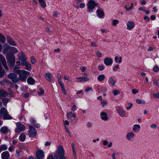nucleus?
Wrapping results in <instances>:
<instances>
[{"mask_svg":"<svg viewBox=\"0 0 159 159\" xmlns=\"http://www.w3.org/2000/svg\"><path fill=\"white\" fill-rule=\"evenodd\" d=\"M6 57L8 62L9 63L10 66H13L15 64L16 59L14 55L11 53H7Z\"/></svg>","mask_w":159,"mask_h":159,"instance_id":"1","label":"nucleus"},{"mask_svg":"<svg viewBox=\"0 0 159 159\" xmlns=\"http://www.w3.org/2000/svg\"><path fill=\"white\" fill-rule=\"evenodd\" d=\"M0 115L3 116V118L4 119L9 120L12 119V117L8 115L7 111L4 107L0 110Z\"/></svg>","mask_w":159,"mask_h":159,"instance_id":"2","label":"nucleus"},{"mask_svg":"<svg viewBox=\"0 0 159 159\" xmlns=\"http://www.w3.org/2000/svg\"><path fill=\"white\" fill-rule=\"evenodd\" d=\"M20 75L19 76V80H21L23 81H25L27 79L26 75H28L29 72L25 70H22L21 72L19 73Z\"/></svg>","mask_w":159,"mask_h":159,"instance_id":"3","label":"nucleus"},{"mask_svg":"<svg viewBox=\"0 0 159 159\" xmlns=\"http://www.w3.org/2000/svg\"><path fill=\"white\" fill-rule=\"evenodd\" d=\"M18 59L21 61V65L22 66H25L28 62L27 60V58L26 57L25 55L22 52H21V55L18 56Z\"/></svg>","mask_w":159,"mask_h":159,"instance_id":"4","label":"nucleus"},{"mask_svg":"<svg viewBox=\"0 0 159 159\" xmlns=\"http://www.w3.org/2000/svg\"><path fill=\"white\" fill-rule=\"evenodd\" d=\"M8 77L12 80V82L14 83H17L19 81V79L17 75L14 73H11L8 75Z\"/></svg>","mask_w":159,"mask_h":159,"instance_id":"5","label":"nucleus"},{"mask_svg":"<svg viewBox=\"0 0 159 159\" xmlns=\"http://www.w3.org/2000/svg\"><path fill=\"white\" fill-rule=\"evenodd\" d=\"M0 61L5 69L6 70H8L9 68L7 65L6 59L2 54H0Z\"/></svg>","mask_w":159,"mask_h":159,"instance_id":"6","label":"nucleus"},{"mask_svg":"<svg viewBox=\"0 0 159 159\" xmlns=\"http://www.w3.org/2000/svg\"><path fill=\"white\" fill-rule=\"evenodd\" d=\"M28 133L30 137H35L37 134V132L35 129L31 125H29Z\"/></svg>","mask_w":159,"mask_h":159,"instance_id":"7","label":"nucleus"},{"mask_svg":"<svg viewBox=\"0 0 159 159\" xmlns=\"http://www.w3.org/2000/svg\"><path fill=\"white\" fill-rule=\"evenodd\" d=\"M17 128L16 130V132L20 133V131H24L25 129V126L20 122L16 124Z\"/></svg>","mask_w":159,"mask_h":159,"instance_id":"8","label":"nucleus"},{"mask_svg":"<svg viewBox=\"0 0 159 159\" xmlns=\"http://www.w3.org/2000/svg\"><path fill=\"white\" fill-rule=\"evenodd\" d=\"M57 155L58 157L63 156L65 155V151L63 147L59 145L57 148Z\"/></svg>","mask_w":159,"mask_h":159,"instance_id":"9","label":"nucleus"},{"mask_svg":"<svg viewBox=\"0 0 159 159\" xmlns=\"http://www.w3.org/2000/svg\"><path fill=\"white\" fill-rule=\"evenodd\" d=\"M97 4L94 1L90 0L87 4L88 9L91 10L93 9Z\"/></svg>","mask_w":159,"mask_h":159,"instance_id":"10","label":"nucleus"},{"mask_svg":"<svg viewBox=\"0 0 159 159\" xmlns=\"http://www.w3.org/2000/svg\"><path fill=\"white\" fill-rule=\"evenodd\" d=\"M36 155L37 158L39 159H42L43 158L44 154L43 151L41 150H38L36 151Z\"/></svg>","mask_w":159,"mask_h":159,"instance_id":"11","label":"nucleus"},{"mask_svg":"<svg viewBox=\"0 0 159 159\" xmlns=\"http://www.w3.org/2000/svg\"><path fill=\"white\" fill-rule=\"evenodd\" d=\"M7 40L8 43L10 45L15 46L16 44L14 42L11 37L9 36H7Z\"/></svg>","mask_w":159,"mask_h":159,"instance_id":"12","label":"nucleus"},{"mask_svg":"<svg viewBox=\"0 0 159 159\" xmlns=\"http://www.w3.org/2000/svg\"><path fill=\"white\" fill-rule=\"evenodd\" d=\"M3 44V53L5 54L7 52L9 49L11 47L7 43H4Z\"/></svg>","mask_w":159,"mask_h":159,"instance_id":"13","label":"nucleus"},{"mask_svg":"<svg viewBox=\"0 0 159 159\" xmlns=\"http://www.w3.org/2000/svg\"><path fill=\"white\" fill-rule=\"evenodd\" d=\"M112 59L109 57L106 58L104 60V63L106 65H110L112 63Z\"/></svg>","mask_w":159,"mask_h":159,"instance_id":"14","label":"nucleus"},{"mask_svg":"<svg viewBox=\"0 0 159 159\" xmlns=\"http://www.w3.org/2000/svg\"><path fill=\"white\" fill-rule=\"evenodd\" d=\"M11 67H12L14 72L19 74L21 72V70H19L20 67L19 66L16 65L15 66L14 65L13 66H11Z\"/></svg>","mask_w":159,"mask_h":159,"instance_id":"15","label":"nucleus"},{"mask_svg":"<svg viewBox=\"0 0 159 159\" xmlns=\"http://www.w3.org/2000/svg\"><path fill=\"white\" fill-rule=\"evenodd\" d=\"M9 157V153L7 151H5L2 154V159H8Z\"/></svg>","mask_w":159,"mask_h":159,"instance_id":"16","label":"nucleus"},{"mask_svg":"<svg viewBox=\"0 0 159 159\" xmlns=\"http://www.w3.org/2000/svg\"><path fill=\"white\" fill-rule=\"evenodd\" d=\"M8 93L2 89H0V98L3 97H6L8 95Z\"/></svg>","mask_w":159,"mask_h":159,"instance_id":"17","label":"nucleus"},{"mask_svg":"<svg viewBox=\"0 0 159 159\" xmlns=\"http://www.w3.org/2000/svg\"><path fill=\"white\" fill-rule=\"evenodd\" d=\"M127 28L129 30H131L134 27V23L132 22H128L127 25Z\"/></svg>","mask_w":159,"mask_h":159,"instance_id":"18","label":"nucleus"},{"mask_svg":"<svg viewBox=\"0 0 159 159\" xmlns=\"http://www.w3.org/2000/svg\"><path fill=\"white\" fill-rule=\"evenodd\" d=\"M6 38L5 36L1 33H0V42L2 43H5Z\"/></svg>","mask_w":159,"mask_h":159,"instance_id":"19","label":"nucleus"},{"mask_svg":"<svg viewBox=\"0 0 159 159\" xmlns=\"http://www.w3.org/2000/svg\"><path fill=\"white\" fill-rule=\"evenodd\" d=\"M101 118L103 120H106L108 119L107 113L104 112H102L101 113Z\"/></svg>","mask_w":159,"mask_h":159,"instance_id":"20","label":"nucleus"},{"mask_svg":"<svg viewBox=\"0 0 159 159\" xmlns=\"http://www.w3.org/2000/svg\"><path fill=\"white\" fill-rule=\"evenodd\" d=\"M27 81L28 83L30 84H33L35 83V80L31 77H29L27 79Z\"/></svg>","mask_w":159,"mask_h":159,"instance_id":"21","label":"nucleus"},{"mask_svg":"<svg viewBox=\"0 0 159 159\" xmlns=\"http://www.w3.org/2000/svg\"><path fill=\"white\" fill-rule=\"evenodd\" d=\"M4 70H3L0 64V77H3L4 75Z\"/></svg>","mask_w":159,"mask_h":159,"instance_id":"22","label":"nucleus"},{"mask_svg":"<svg viewBox=\"0 0 159 159\" xmlns=\"http://www.w3.org/2000/svg\"><path fill=\"white\" fill-rule=\"evenodd\" d=\"M97 12L100 17H102L104 16V13L102 10L100 9L98 10H97Z\"/></svg>","mask_w":159,"mask_h":159,"instance_id":"23","label":"nucleus"},{"mask_svg":"<svg viewBox=\"0 0 159 159\" xmlns=\"http://www.w3.org/2000/svg\"><path fill=\"white\" fill-rule=\"evenodd\" d=\"M25 135L24 134H21L19 138L21 142H23L25 140Z\"/></svg>","mask_w":159,"mask_h":159,"instance_id":"24","label":"nucleus"},{"mask_svg":"<svg viewBox=\"0 0 159 159\" xmlns=\"http://www.w3.org/2000/svg\"><path fill=\"white\" fill-rule=\"evenodd\" d=\"M25 66H26L25 69L27 70L30 71L31 70V66L29 62Z\"/></svg>","mask_w":159,"mask_h":159,"instance_id":"25","label":"nucleus"},{"mask_svg":"<svg viewBox=\"0 0 159 159\" xmlns=\"http://www.w3.org/2000/svg\"><path fill=\"white\" fill-rule=\"evenodd\" d=\"M59 84L61 86V90L63 93L66 95V90L64 87V85L61 82H59Z\"/></svg>","mask_w":159,"mask_h":159,"instance_id":"26","label":"nucleus"},{"mask_svg":"<svg viewBox=\"0 0 159 159\" xmlns=\"http://www.w3.org/2000/svg\"><path fill=\"white\" fill-rule=\"evenodd\" d=\"M8 129L6 127H2L0 129L1 132L5 134L7 131Z\"/></svg>","mask_w":159,"mask_h":159,"instance_id":"27","label":"nucleus"},{"mask_svg":"<svg viewBox=\"0 0 159 159\" xmlns=\"http://www.w3.org/2000/svg\"><path fill=\"white\" fill-rule=\"evenodd\" d=\"M40 5L43 7L44 8L46 7V4L44 0H39Z\"/></svg>","mask_w":159,"mask_h":159,"instance_id":"28","label":"nucleus"},{"mask_svg":"<svg viewBox=\"0 0 159 159\" xmlns=\"http://www.w3.org/2000/svg\"><path fill=\"white\" fill-rule=\"evenodd\" d=\"M105 78L104 75H101L98 76V79L99 81H103Z\"/></svg>","mask_w":159,"mask_h":159,"instance_id":"29","label":"nucleus"},{"mask_svg":"<svg viewBox=\"0 0 159 159\" xmlns=\"http://www.w3.org/2000/svg\"><path fill=\"white\" fill-rule=\"evenodd\" d=\"M66 116L67 117L69 118H70L72 117H73L75 118L76 116L75 114H73L72 112H70L67 113Z\"/></svg>","mask_w":159,"mask_h":159,"instance_id":"30","label":"nucleus"},{"mask_svg":"<svg viewBox=\"0 0 159 159\" xmlns=\"http://www.w3.org/2000/svg\"><path fill=\"white\" fill-rule=\"evenodd\" d=\"M134 134L132 132L129 133L127 134V139H128L129 140L130 139H131L132 137H133V136H134Z\"/></svg>","mask_w":159,"mask_h":159,"instance_id":"31","label":"nucleus"},{"mask_svg":"<svg viewBox=\"0 0 159 159\" xmlns=\"http://www.w3.org/2000/svg\"><path fill=\"white\" fill-rule=\"evenodd\" d=\"M45 78L48 81H51V74L49 73H47L46 74Z\"/></svg>","mask_w":159,"mask_h":159,"instance_id":"32","label":"nucleus"},{"mask_svg":"<svg viewBox=\"0 0 159 159\" xmlns=\"http://www.w3.org/2000/svg\"><path fill=\"white\" fill-rule=\"evenodd\" d=\"M44 93V90L42 88H40L39 91L38 92V93L39 95H43Z\"/></svg>","mask_w":159,"mask_h":159,"instance_id":"33","label":"nucleus"},{"mask_svg":"<svg viewBox=\"0 0 159 159\" xmlns=\"http://www.w3.org/2000/svg\"><path fill=\"white\" fill-rule=\"evenodd\" d=\"M118 113L122 116H125V112L122 110L120 109L118 110Z\"/></svg>","mask_w":159,"mask_h":159,"instance_id":"34","label":"nucleus"},{"mask_svg":"<svg viewBox=\"0 0 159 159\" xmlns=\"http://www.w3.org/2000/svg\"><path fill=\"white\" fill-rule=\"evenodd\" d=\"M134 127L133 128V129L134 131H136L137 129H139L140 128V126L139 125H134Z\"/></svg>","mask_w":159,"mask_h":159,"instance_id":"35","label":"nucleus"},{"mask_svg":"<svg viewBox=\"0 0 159 159\" xmlns=\"http://www.w3.org/2000/svg\"><path fill=\"white\" fill-rule=\"evenodd\" d=\"M8 91L9 93V94L11 97L14 96V94L12 92L11 89L10 88H8Z\"/></svg>","mask_w":159,"mask_h":159,"instance_id":"36","label":"nucleus"},{"mask_svg":"<svg viewBox=\"0 0 159 159\" xmlns=\"http://www.w3.org/2000/svg\"><path fill=\"white\" fill-rule=\"evenodd\" d=\"M116 81L114 80L113 79L111 78L109 80V83L110 84H112V85H114L115 84Z\"/></svg>","mask_w":159,"mask_h":159,"instance_id":"37","label":"nucleus"},{"mask_svg":"<svg viewBox=\"0 0 159 159\" xmlns=\"http://www.w3.org/2000/svg\"><path fill=\"white\" fill-rule=\"evenodd\" d=\"M136 102L138 104H145V102L144 101H142L140 99H137L136 100Z\"/></svg>","mask_w":159,"mask_h":159,"instance_id":"38","label":"nucleus"},{"mask_svg":"<svg viewBox=\"0 0 159 159\" xmlns=\"http://www.w3.org/2000/svg\"><path fill=\"white\" fill-rule=\"evenodd\" d=\"M31 62L33 64H35L36 62V61L35 59V58L33 56L31 57Z\"/></svg>","mask_w":159,"mask_h":159,"instance_id":"39","label":"nucleus"},{"mask_svg":"<svg viewBox=\"0 0 159 159\" xmlns=\"http://www.w3.org/2000/svg\"><path fill=\"white\" fill-rule=\"evenodd\" d=\"M159 67L157 65L155 66L153 68V70L154 71L157 72L159 70Z\"/></svg>","mask_w":159,"mask_h":159,"instance_id":"40","label":"nucleus"},{"mask_svg":"<svg viewBox=\"0 0 159 159\" xmlns=\"http://www.w3.org/2000/svg\"><path fill=\"white\" fill-rule=\"evenodd\" d=\"M113 94L114 96L117 95L118 94L120 93V92L118 90H115L113 91Z\"/></svg>","mask_w":159,"mask_h":159,"instance_id":"41","label":"nucleus"},{"mask_svg":"<svg viewBox=\"0 0 159 159\" xmlns=\"http://www.w3.org/2000/svg\"><path fill=\"white\" fill-rule=\"evenodd\" d=\"M9 99L7 98H4L2 100V102L5 104H7L8 102Z\"/></svg>","mask_w":159,"mask_h":159,"instance_id":"42","label":"nucleus"},{"mask_svg":"<svg viewBox=\"0 0 159 159\" xmlns=\"http://www.w3.org/2000/svg\"><path fill=\"white\" fill-rule=\"evenodd\" d=\"M7 146L5 145H3L1 147H0L1 150H2V149L3 150H6L7 149Z\"/></svg>","mask_w":159,"mask_h":159,"instance_id":"43","label":"nucleus"},{"mask_svg":"<svg viewBox=\"0 0 159 159\" xmlns=\"http://www.w3.org/2000/svg\"><path fill=\"white\" fill-rule=\"evenodd\" d=\"M33 125L35 127L37 128H39L40 127V125L39 124L37 123H35L34 122L33 124Z\"/></svg>","mask_w":159,"mask_h":159,"instance_id":"44","label":"nucleus"},{"mask_svg":"<svg viewBox=\"0 0 159 159\" xmlns=\"http://www.w3.org/2000/svg\"><path fill=\"white\" fill-rule=\"evenodd\" d=\"M119 22V21L116 20H113L112 24L113 25H116Z\"/></svg>","mask_w":159,"mask_h":159,"instance_id":"45","label":"nucleus"},{"mask_svg":"<svg viewBox=\"0 0 159 159\" xmlns=\"http://www.w3.org/2000/svg\"><path fill=\"white\" fill-rule=\"evenodd\" d=\"M80 69L81 70L82 72H84L85 71L86 68L84 66H81L80 67Z\"/></svg>","mask_w":159,"mask_h":159,"instance_id":"46","label":"nucleus"},{"mask_svg":"<svg viewBox=\"0 0 159 159\" xmlns=\"http://www.w3.org/2000/svg\"><path fill=\"white\" fill-rule=\"evenodd\" d=\"M104 67L102 65L99 66H98V68L100 71L104 69Z\"/></svg>","mask_w":159,"mask_h":159,"instance_id":"47","label":"nucleus"},{"mask_svg":"<svg viewBox=\"0 0 159 159\" xmlns=\"http://www.w3.org/2000/svg\"><path fill=\"white\" fill-rule=\"evenodd\" d=\"M153 95L154 98H159V93H158L157 94L154 93L153 94Z\"/></svg>","mask_w":159,"mask_h":159,"instance_id":"48","label":"nucleus"},{"mask_svg":"<svg viewBox=\"0 0 159 159\" xmlns=\"http://www.w3.org/2000/svg\"><path fill=\"white\" fill-rule=\"evenodd\" d=\"M119 68V66L118 65H117L116 66H115L113 68V70L114 71H116L117 69Z\"/></svg>","mask_w":159,"mask_h":159,"instance_id":"49","label":"nucleus"},{"mask_svg":"<svg viewBox=\"0 0 159 159\" xmlns=\"http://www.w3.org/2000/svg\"><path fill=\"white\" fill-rule=\"evenodd\" d=\"M138 91L137 90H136L135 89H133L132 90V92L133 94H135L137 93L138 92Z\"/></svg>","mask_w":159,"mask_h":159,"instance_id":"50","label":"nucleus"},{"mask_svg":"<svg viewBox=\"0 0 159 159\" xmlns=\"http://www.w3.org/2000/svg\"><path fill=\"white\" fill-rule=\"evenodd\" d=\"M91 45L92 47H97V45L95 43L93 42H92L91 43Z\"/></svg>","mask_w":159,"mask_h":159,"instance_id":"51","label":"nucleus"},{"mask_svg":"<svg viewBox=\"0 0 159 159\" xmlns=\"http://www.w3.org/2000/svg\"><path fill=\"white\" fill-rule=\"evenodd\" d=\"M83 81H87L89 80V79L87 77H83Z\"/></svg>","mask_w":159,"mask_h":159,"instance_id":"52","label":"nucleus"},{"mask_svg":"<svg viewBox=\"0 0 159 159\" xmlns=\"http://www.w3.org/2000/svg\"><path fill=\"white\" fill-rule=\"evenodd\" d=\"M96 53H97V56L98 57H101L102 54H101V53L100 52H99V51H97L96 52Z\"/></svg>","mask_w":159,"mask_h":159,"instance_id":"53","label":"nucleus"},{"mask_svg":"<svg viewBox=\"0 0 159 159\" xmlns=\"http://www.w3.org/2000/svg\"><path fill=\"white\" fill-rule=\"evenodd\" d=\"M92 90V89L91 88L88 87L85 89V91L86 92H87L88 91Z\"/></svg>","mask_w":159,"mask_h":159,"instance_id":"54","label":"nucleus"},{"mask_svg":"<svg viewBox=\"0 0 159 159\" xmlns=\"http://www.w3.org/2000/svg\"><path fill=\"white\" fill-rule=\"evenodd\" d=\"M71 110L73 111H75L76 110V106L75 105H73L72 107Z\"/></svg>","mask_w":159,"mask_h":159,"instance_id":"55","label":"nucleus"},{"mask_svg":"<svg viewBox=\"0 0 159 159\" xmlns=\"http://www.w3.org/2000/svg\"><path fill=\"white\" fill-rule=\"evenodd\" d=\"M61 75H58V83L59 84V82H61L60 81V80H61Z\"/></svg>","mask_w":159,"mask_h":159,"instance_id":"56","label":"nucleus"},{"mask_svg":"<svg viewBox=\"0 0 159 159\" xmlns=\"http://www.w3.org/2000/svg\"><path fill=\"white\" fill-rule=\"evenodd\" d=\"M153 82H154V83L155 84L157 85V86H158L159 85V83L156 80H153Z\"/></svg>","mask_w":159,"mask_h":159,"instance_id":"57","label":"nucleus"},{"mask_svg":"<svg viewBox=\"0 0 159 159\" xmlns=\"http://www.w3.org/2000/svg\"><path fill=\"white\" fill-rule=\"evenodd\" d=\"M76 79L80 81H83V77H80L77 78H76Z\"/></svg>","mask_w":159,"mask_h":159,"instance_id":"58","label":"nucleus"},{"mask_svg":"<svg viewBox=\"0 0 159 159\" xmlns=\"http://www.w3.org/2000/svg\"><path fill=\"white\" fill-rule=\"evenodd\" d=\"M85 4L84 3H81L80 5V7L81 8H83L85 7Z\"/></svg>","mask_w":159,"mask_h":159,"instance_id":"59","label":"nucleus"},{"mask_svg":"<svg viewBox=\"0 0 159 159\" xmlns=\"http://www.w3.org/2000/svg\"><path fill=\"white\" fill-rule=\"evenodd\" d=\"M152 128H156L157 127V125L155 124H153L151 126Z\"/></svg>","mask_w":159,"mask_h":159,"instance_id":"60","label":"nucleus"},{"mask_svg":"<svg viewBox=\"0 0 159 159\" xmlns=\"http://www.w3.org/2000/svg\"><path fill=\"white\" fill-rule=\"evenodd\" d=\"M101 103L103 106H104L105 105H106L107 104V102L105 101H102Z\"/></svg>","mask_w":159,"mask_h":159,"instance_id":"61","label":"nucleus"},{"mask_svg":"<svg viewBox=\"0 0 159 159\" xmlns=\"http://www.w3.org/2000/svg\"><path fill=\"white\" fill-rule=\"evenodd\" d=\"M144 19L147 21H148L149 20V18L148 16H146L144 17Z\"/></svg>","mask_w":159,"mask_h":159,"instance_id":"62","label":"nucleus"},{"mask_svg":"<svg viewBox=\"0 0 159 159\" xmlns=\"http://www.w3.org/2000/svg\"><path fill=\"white\" fill-rule=\"evenodd\" d=\"M58 157L59 159H67L66 158V157L64 156V155Z\"/></svg>","mask_w":159,"mask_h":159,"instance_id":"63","label":"nucleus"},{"mask_svg":"<svg viewBox=\"0 0 159 159\" xmlns=\"http://www.w3.org/2000/svg\"><path fill=\"white\" fill-rule=\"evenodd\" d=\"M47 159H53V156L52 155L49 156L47 158Z\"/></svg>","mask_w":159,"mask_h":159,"instance_id":"64","label":"nucleus"}]
</instances>
